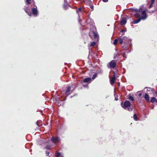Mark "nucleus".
I'll return each mask as SVG.
<instances>
[{
  "mask_svg": "<svg viewBox=\"0 0 157 157\" xmlns=\"http://www.w3.org/2000/svg\"><path fill=\"white\" fill-rule=\"evenodd\" d=\"M156 94H157V91L156 92Z\"/></svg>",
  "mask_w": 157,
  "mask_h": 157,
  "instance_id": "58836bf2",
  "label": "nucleus"
},
{
  "mask_svg": "<svg viewBox=\"0 0 157 157\" xmlns=\"http://www.w3.org/2000/svg\"><path fill=\"white\" fill-rule=\"evenodd\" d=\"M150 102L152 103L155 102L157 103V100L155 97H151V99Z\"/></svg>",
  "mask_w": 157,
  "mask_h": 157,
  "instance_id": "2eb2a0df",
  "label": "nucleus"
},
{
  "mask_svg": "<svg viewBox=\"0 0 157 157\" xmlns=\"http://www.w3.org/2000/svg\"><path fill=\"white\" fill-rule=\"evenodd\" d=\"M71 87L70 86H68L67 88V89L65 92V95L66 97L68 96L72 93V92H71Z\"/></svg>",
  "mask_w": 157,
  "mask_h": 157,
  "instance_id": "0eeeda50",
  "label": "nucleus"
},
{
  "mask_svg": "<svg viewBox=\"0 0 157 157\" xmlns=\"http://www.w3.org/2000/svg\"><path fill=\"white\" fill-rule=\"evenodd\" d=\"M115 100H116V101L117 100H118V99L117 98H115Z\"/></svg>",
  "mask_w": 157,
  "mask_h": 157,
  "instance_id": "4c0bfd02",
  "label": "nucleus"
},
{
  "mask_svg": "<svg viewBox=\"0 0 157 157\" xmlns=\"http://www.w3.org/2000/svg\"><path fill=\"white\" fill-rule=\"evenodd\" d=\"M133 119L135 121H138V120L137 115L136 113L134 115Z\"/></svg>",
  "mask_w": 157,
  "mask_h": 157,
  "instance_id": "f3484780",
  "label": "nucleus"
},
{
  "mask_svg": "<svg viewBox=\"0 0 157 157\" xmlns=\"http://www.w3.org/2000/svg\"><path fill=\"white\" fill-rule=\"evenodd\" d=\"M77 13L78 14L80 12H82V9L81 8H79L78 9H77L76 10Z\"/></svg>",
  "mask_w": 157,
  "mask_h": 157,
  "instance_id": "aec40b11",
  "label": "nucleus"
},
{
  "mask_svg": "<svg viewBox=\"0 0 157 157\" xmlns=\"http://www.w3.org/2000/svg\"><path fill=\"white\" fill-rule=\"evenodd\" d=\"M125 53H122V56L124 57L125 56Z\"/></svg>",
  "mask_w": 157,
  "mask_h": 157,
  "instance_id": "473e14b6",
  "label": "nucleus"
},
{
  "mask_svg": "<svg viewBox=\"0 0 157 157\" xmlns=\"http://www.w3.org/2000/svg\"><path fill=\"white\" fill-rule=\"evenodd\" d=\"M91 78L90 77L86 78L81 81V83H87L90 82Z\"/></svg>",
  "mask_w": 157,
  "mask_h": 157,
  "instance_id": "9b49d317",
  "label": "nucleus"
},
{
  "mask_svg": "<svg viewBox=\"0 0 157 157\" xmlns=\"http://www.w3.org/2000/svg\"><path fill=\"white\" fill-rule=\"evenodd\" d=\"M61 155V154L59 152H56V157H59Z\"/></svg>",
  "mask_w": 157,
  "mask_h": 157,
  "instance_id": "bb28decb",
  "label": "nucleus"
},
{
  "mask_svg": "<svg viewBox=\"0 0 157 157\" xmlns=\"http://www.w3.org/2000/svg\"><path fill=\"white\" fill-rule=\"evenodd\" d=\"M153 4H151V3L150 6H149V8H151L152 7Z\"/></svg>",
  "mask_w": 157,
  "mask_h": 157,
  "instance_id": "7c9ffc66",
  "label": "nucleus"
},
{
  "mask_svg": "<svg viewBox=\"0 0 157 157\" xmlns=\"http://www.w3.org/2000/svg\"><path fill=\"white\" fill-rule=\"evenodd\" d=\"M96 44V42H92L90 45V46L93 47L95 46Z\"/></svg>",
  "mask_w": 157,
  "mask_h": 157,
  "instance_id": "a878e982",
  "label": "nucleus"
},
{
  "mask_svg": "<svg viewBox=\"0 0 157 157\" xmlns=\"http://www.w3.org/2000/svg\"><path fill=\"white\" fill-rule=\"evenodd\" d=\"M69 7H71V6L68 4H64L63 5V8L65 10H67Z\"/></svg>",
  "mask_w": 157,
  "mask_h": 157,
  "instance_id": "dca6fc26",
  "label": "nucleus"
},
{
  "mask_svg": "<svg viewBox=\"0 0 157 157\" xmlns=\"http://www.w3.org/2000/svg\"><path fill=\"white\" fill-rule=\"evenodd\" d=\"M126 20L125 17H124L121 19L120 24L121 25H123L126 23Z\"/></svg>",
  "mask_w": 157,
  "mask_h": 157,
  "instance_id": "9d476101",
  "label": "nucleus"
},
{
  "mask_svg": "<svg viewBox=\"0 0 157 157\" xmlns=\"http://www.w3.org/2000/svg\"><path fill=\"white\" fill-rule=\"evenodd\" d=\"M31 0H26V2L27 3V5H29L30 4V1Z\"/></svg>",
  "mask_w": 157,
  "mask_h": 157,
  "instance_id": "cd10ccee",
  "label": "nucleus"
},
{
  "mask_svg": "<svg viewBox=\"0 0 157 157\" xmlns=\"http://www.w3.org/2000/svg\"><path fill=\"white\" fill-rule=\"evenodd\" d=\"M88 17L89 19H88L86 21V23L87 24H90V23L93 24L94 22L93 20L89 18V15H88Z\"/></svg>",
  "mask_w": 157,
  "mask_h": 157,
  "instance_id": "ddd939ff",
  "label": "nucleus"
},
{
  "mask_svg": "<svg viewBox=\"0 0 157 157\" xmlns=\"http://www.w3.org/2000/svg\"><path fill=\"white\" fill-rule=\"evenodd\" d=\"M117 66V62L115 60H112L111 62L108 63L107 66L108 68L114 69Z\"/></svg>",
  "mask_w": 157,
  "mask_h": 157,
  "instance_id": "7ed1b4c3",
  "label": "nucleus"
},
{
  "mask_svg": "<svg viewBox=\"0 0 157 157\" xmlns=\"http://www.w3.org/2000/svg\"><path fill=\"white\" fill-rule=\"evenodd\" d=\"M90 7L91 9L93 11L94 9L93 6L92 5H90Z\"/></svg>",
  "mask_w": 157,
  "mask_h": 157,
  "instance_id": "c756f323",
  "label": "nucleus"
},
{
  "mask_svg": "<svg viewBox=\"0 0 157 157\" xmlns=\"http://www.w3.org/2000/svg\"><path fill=\"white\" fill-rule=\"evenodd\" d=\"M102 1L104 2H108V0H102Z\"/></svg>",
  "mask_w": 157,
  "mask_h": 157,
  "instance_id": "c9c22d12",
  "label": "nucleus"
},
{
  "mask_svg": "<svg viewBox=\"0 0 157 157\" xmlns=\"http://www.w3.org/2000/svg\"><path fill=\"white\" fill-rule=\"evenodd\" d=\"M45 154L46 156H48L49 154V152L48 151H45Z\"/></svg>",
  "mask_w": 157,
  "mask_h": 157,
  "instance_id": "c85d7f7f",
  "label": "nucleus"
},
{
  "mask_svg": "<svg viewBox=\"0 0 157 157\" xmlns=\"http://www.w3.org/2000/svg\"><path fill=\"white\" fill-rule=\"evenodd\" d=\"M144 98L147 102H149L150 101L149 97L147 94H145Z\"/></svg>",
  "mask_w": 157,
  "mask_h": 157,
  "instance_id": "4468645a",
  "label": "nucleus"
},
{
  "mask_svg": "<svg viewBox=\"0 0 157 157\" xmlns=\"http://www.w3.org/2000/svg\"><path fill=\"white\" fill-rule=\"evenodd\" d=\"M124 31H124V29H122V30H121V31L120 32H121V33H124Z\"/></svg>",
  "mask_w": 157,
  "mask_h": 157,
  "instance_id": "f704fd0d",
  "label": "nucleus"
},
{
  "mask_svg": "<svg viewBox=\"0 0 157 157\" xmlns=\"http://www.w3.org/2000/svg\"><path fill=\"white\" fill-rule=\"evenodd\" d=\"M60 139L59 137H52L51 138V141L54 144L59 142Z\"/></svg>",
  "mask_w": 157,
  "mask_h": 157,
  "instance_id": "423d86ee",
  "label": "nucleus"
},
{
  "mask_svg": "<svg viewBox=\"0 0 157 157\" xmlns=\"http://www.w3.org/2000/svg\"><path fill=\"white\" fill-rule=\"evenodd\" d=\"M45 148L47 150H50L51 149V146L50 145H47L45 147Z\"/></svg>",
  "mask_w": 157,
  "mask_h": 157,
  "instance_id": "393cba45",
  "label": "nucleus"
},
{
  "mask_svg": "<svg viewBox=\"0 0 157 157\" xmlns=\"http://www.w3.org/2000/svg\"><path fill=\"white\" fill-rule=\"evenodd\" d=\"M128 99L129 100H131L132 101H134V98L131 96H129V97L128 98Z\"/></svg>",
  "mask_w": 157,
  "mask_h": 157,
  "instance_id": "412c9836",
  "label": "nucleus"
},
{
  "mask_svg": "<svg viewBox=\"0 0 157 157\" xmlns=\"http://www.w3.org/2000/svg\"><path fill=\"white\" fill-rule=\"evenodd\" d=\"M117 56V55H116V56H114V59H115V58H116V57Z\"/></svg>",
  "mask_w": 157,
  "mask_h": 157,
  "instance_id": "e433bc0d",
  "label": "nucleus"
},
{
  "mask_svg": "<svg viewBox=\"0 0 157 157\" xmlns=\"http://www.w3.org/2000/svg\"><path fill=\"white\" fill-rule=\"evenodd\" d=\"M89 35L91 39H95L98 37V35L94 30H90L89 33Z\"/></svg>",
  "mask_w": 157,
  "mask_h": 157,
  "instance_id": "20e7f679",
  "label": "nucleus"
},
{
  "mask_svg": "<svg viewBox=\"0 0 157 157\" xmlns=\"http://www.w3.org/2000/svg\"><path fill=\"white\" fill-rule=\"evenodd\" d=\"M142 95V93H139L138 94V96L139 97H141Z\"/></svg>",
  "mask_w": 157,
  "mask_h": 157,
  "instance_id": "72a5a7b5",
  "label": "nucleus"
},
{
  "mask_svg": "<svg viewBox=\"0 0 157 157\" xmlns=\"http://www.w3.org/2000/svg\"><path fill=\"white\" fill-rule=\"evenodd\" d=\"M36 8H33L32 9V14L35 16H36L38 15V11L37 10V7L35 6Z\"/></svg>",
  "mask_w": 157,
  "mask_h": 157,
  "instance_id": "39448f33",
  "label": "nucleus"
},
{
  "mask_svg": "<svg viewBox=\"0 0 157 157\" xmlns=\"http://www.w3.org/2000/svg\"><path fill=\"white\" fill-rule=\"evenodd\" d=\"M134 11L136 12H139L140 13H141V14H142V12L143 11H145L146 13V11L145 10H143V9L142 7H140L139 10L137 9H136L134 10Z\"/></svg>",
  "mask_w": 157,
  "mask_h": 157,
  "instance_id": "f8f14e48",
  "label": "nucleus"
},
{
  "mask_svg": "<svg viewBox=\"0 0 157 157\" xmlns=\"http://www.w3.org/2000/svg\"><path fill=\"white\" fill-rule=\"evenodd\" d=\"M155 2V0H151V3L153 4Z\"/></svg>",
  "mask_w": 157,
  "mask_h": 157,
  "instance_id": "2f4dec72",
  "label": "nucleus"
},
{
  "mask_svg": "<svg viewBox=\"0 0 157 157\" xmlns=\"http://www.w3.org/2000/svg\"><path fill=\"white\" fill-rule=\"evenodd\" d=\"M141 15V18H139L137 20H134L132 21V23L133 24H137L140 21L141 19L144 20H145L146 19L147 17V15L145 11L142 12Z\"/></svg>",
  "mask_w": 157,
  "mask_h": 157,
  "instance_id": "f03ea898",
  "label": "nucleus"
},
{
  "mask_svg": "<svg viewBox=\"0 0 157 157\" xmlns=\"http://www.w3.org/2000/svg\"><path fill=\"white\" fill-rule=\"evenodd\" d=\"M118 42V39H116L114 40L113 44L114 45H116Z\"/></svg>",
  "mask_w": 157,
  "mask_h": 157,
  "instance_id": "5701e85b",
  "label": "nucleus"
},
{
  "mask_svg": "<svg viewBox=\"0 0 157 157\" xmlns=\"http://www.w3.org/2000/svg\"><path fill=\"white\" fill-rule=\"evenodd\" d=\"M118 41L119 43L121 44L123 42V40L122 39L119 38L118 39Z\"/></svg>",
  "mask_w": 157,
  "mask_h": 157,
  "instance_id": "4be33fe9",
  "label": "nucleus"
},
{
  "mask_svg": "<svg viewBox=\"0 0 157 157\" xmlns=\"http://www.w3.org/2000/svg\"><path fill=\"white\" fill-rule=\"evenodd\" d=\"M121 105L122 107L125 109L127 110L130 112L132 111L133 108L132 107H131V103L128 101L126 100L124 102H121Z\"/></svg>",
  "mask_w": 157,
  "mask_h": 157,
  "instance_id": "f257e3e1",
  "label": "nucleus"
},
{
  "mask_svg": "<svg viewBox=\"0 0 157 157\" xmlns=\"http://www.w3.org/2000/svg\"><path fill=\"white\" fill-rule=\"evenodd\" d=\"M97 74L96 73H95L93 76L92 77V79L94 80L95 78L97 76Z\"/></svg>",
  "mask_w": 157,
  "mask_h": 157,
  "instance_id": "b1692460",
  "label": "nucleus"
},
{
  "mask_svg": "<svg viewBox=\"0 0 157 157\" xmlns=\"http://www.w3.org/2000/svg\"><path fill=\"white\" fill-rule=\"evenodd\" d=\"M134 16L136 18H137V17H139V18H141L140 17L141 15L140 14V13H137L134 14Z\"/></svg>",
  "mask_w": 157,
  "mask_h": 157,
  "instance_id": "a211bd4d",
  "label": "nucleus"
},
{
  "mask_svg": "<svg viewBox=\"0 0 157 157\" xmlns=\"http://www.w3.org/2000/svg\"><path fill=\"white\" fill-rule=\"evenodd\" d=\"M147 91L153 92L154 89L150 87H147Z\"/></svg>",
  "mask_w": 157,
  "mask_h": 157,
  "instance_id": "6ab92c4d",
  "label": "nucleus"
},
{
  "mask_svg": "<svg viewBox=\"0 0 157 157\" xmlns=\"http://www.w3.org/2000/svg\"><path fill=\"white\" fill-rule=\"evenodd\" d=\"M24 10L29 16H31L32 13L31 12L30 9H29L28 7H25V9H24Z\"/></svg>",
  "mask_w": 157,
  "mask_h": 157,
  "instance_id": "6e6552de",
  "label": "nucleus"
},
{
  "mask_svg": "<svg viewBox=\"0 0 157 157\" xmlns=\"http://www.w3.org/2000/svg\"><path fill=\"white\" fill-rule=\"evenodd\" d=\"M113 73L114 74V75L113 77L111 78V79L110 80V82L111 84L113 85L114 84L115 81L116 80V75L115 74V72H113Z\"/></svg>",
  "mask_w": 157,
  "mask_h": 157,
  "instance_id": "1a4fd4ad",
  "label": "nucleus"
}]
</instances>
